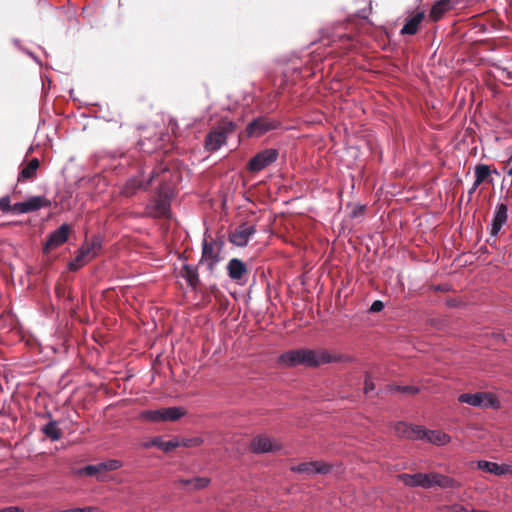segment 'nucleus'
Masks as SVG:
<instances>
[{
    "mask_svg": "<svg viewBox=\"0 0 512 512\" xmlns=\"http://www.w3.org/2000/svg\"><path fill=\"white\" fill-rule=\"evenodd\" d=\"M338 357L331 355L328 351L312 349H296L285 352L279 357V364L287 367L298 365L319 366L326 363L336 362Z\"/></svg>",
    "mask_w": 512,
    "mask_h": 512,
    "instance_id": "obj_1",
    "label": "nucleus"
},
{
    "mask_svg": "<svg viewBox=\"0 0 512 512\" xmlns=\"http://www.w3.org/2000/svg\"><path fill=\"white\" fill-rule=\"evenodd\" d=\"M399 479L407 486L422 487L425 489L431 488L433 486L447 488L452 487L454 484L453 479L439 473H405L399 475Z\"/></svg>",
    "mask_w": 512,
    "mask_h": 512,
    "instance_id": "obj_2",
    "label": "nucleus"
},
{
    "mask_svg": "<svg viewBox=\"0 0 512 512\" xmlns=\"http://www.w3.org/2000/svg\"><path fill=\"white\" fill-rule=\"evenodd\" d=\"M101 249V238L93 236L91 240L85 241L78 249L75 258L69 262L68 268L70 271H77L86 263L94 259Z\"/></svg>",
    "mask_w": 512,
    "mask_h": 512,
    "instance_id": "obj_3",
    "label": "nucleus"
},
{
    "mask_svg": "<svg viewBox=\"0 0 512 512\" xmlns=\"http://www.w3.org/2000/svg\"><path fill=\"white\" fill-rule=\"evenodd\" d=\"M173 192L170 188H161L157 197L152 199L145 208L148 216L160 218L168 215L170 211V198Z\"/></svg>",
    "mask_w": 512,
    "mask_h": 512,
    "instance_id": "obj_4",
    "label": "nucleus"
},
{
    "mask_svg": "<svg viewBox=\"0 0 512 512\" xmlns=\"http://www.w3.org/2000/svg\"><path fill=\"white\" fill-rule=\"evenodd\" d=\"M222 250V243L211 239L208 241L206 238L202 244V257L201 262L212 271L216 264L220 261V253Z\"/></svg>",
    "mask_w": 512,
    "mask_h": 512,
    "instance_id": "obj_5",
    "label": "nucleus"
},
{
    "mask_svg": "<svg viewBox=\"0 0 512 512\" xmlns=\"http://www.w3.org/2000/svg\"><path fill=\"white\" fill-rule=\"evenodd\" d=\"M234 129L233 122H226L212 130L206 137L205 147L208 151H217L227 139V135Z\"/></svg>",
    "mask_w": 512,
    "mask_h": 512,
    "instance_id": "obj_6",
    "label": "nucleus"
},
{
    "mask_svg": "<svg viewBox=\"0 0 512 512\" xmlns=\"http://www.w3.org/2000/svg\"><path fill=\"white\" fill-rule=\"evenodd\" d=\"M166 171L167 167L160 165L158 168L154 169L152 175L147 181H143V179L139 176L133 177L125 183L121 193L126 197H131L136 193L137 190L146 189L152 180L159 177L160 173H165Z\"/></svg>",
    "mask_w": 512,
    "mask_h": 512,
    "instance_id": "obj_7",
    "label": "nucleus"
},
{
    "mask_svg": "<svg viewBox=\"0 0 512 512\" xmlns=\"http://www.w3.org/2000/svg\"><path fill=\"white\" fill-rule=\"evenodd\" d=\"M278 157V151L275 149H265L259 153H257L250 161H249V169L253 172H258L270 164L275 162Z\"/></svg>",
    "mask_w": 512,
    "mask_h": 512,
    "instance_id": "obj_8",
    "label": "nucleus"
},
{
    "mask_svg": "<svg viewBox=\"0 0 512 512\" xmlns=\"http://www.w3.org/2000/svg\"><path fill=\"white\" fill-rule=\"evenodd\" d=\"M227 273L230 279L239 285H245L248 282L247 266L238 258H232L229 260L227 264Z\"/></svg>",
    "mask_w": 512,
    "mask_h": 512,
    "instance_id": "obj_9",
    "label": "nucleus"
},
{
    "mask_svg": "<svg viewBox=\"0 0 512 512\" xmlns=\"http://www.w3.org/2000/svg\"><path fill=\"white\" fill-rule=\"evenodd\" d=\"M71 227L64 223L60 225L55 231L51 232L45 242L44 251L48 252L57 248L67 242Z\"/></svg>",
    "mask_w": 512,
    "mask_h": 512,
    "instance_id": "obj_10",
    "label": "nucleus"
},
{
    "mask_svg": "<svg viewBox=\"0 0 512 512\" xmlns=\"http://www.w3.org/2000/svg\"><path fill=\"white\" fill-rule=\"evenodd\" d=\"M256 233V228L254 225H250L247 223L241 224L238 226L230 235L229 241L238 246L244 247L249 242L250 238Z\"/></svg>",
    "mask_w": 512,
    "mask_h": 512,
    "instance_id": "obj_11",
    "label": "nucleus"
},
{
    "mask_svg": "<svg viewBox=\"0 0 512 512\" xmlns=\"http://www.w3.org/2000/svg\"><path fill=\"white\" fill-rule=\"evenodd\" d=\"M331 465L323 461L303 462L293 466L291 470L302 474H327L331 471Z\"/></svg>",
    "mask_w": 512,
    "mask_h": 512,
    "instance_id": "obj_12",
    "label": "nucleus"
},
{
    "mask_svg": "<svg viewBox=\"0 0 512 512\" xmlns=\"http://www.w3.org/2000/svg\"><path fill=\"white\" fill-rule=\"evenodd\" d=\"M508 219V206L505 203H498L495 207L494 216L490 225V237L496 238L503 225Z\"/></svg>",
    "mask_w": 512,
    "mask_h": 512,
    "instance_id": "obj_13",
    "label": "nucleus"
},
{
    "mask_svg": "<svg viewBox=\"0 0 512 512\" xmlns=\"http://www.w3.org/2000/svg\"><path fill=\"white\" fill-rule=\"evenodd\" d=\"M251 450L255 453H268L280 449V445L272 438L266 435H257L250 443Z\"/></svg>",
    "mask_w": 512,
    "mask_h": 512,
    "instance_id": "obj_14",
    "label": "nucleus"
},
{
    "mask_svg": "<svg viewBox=\"0 0 512 512\" xmlns=\"http://www.w3.org/2000/svg\"><path fill=\"white\" fill-rule=\"evenodd\" d=\"M462 0H438L432 6L429 18L433 22H437L446 14V12L454 9Z\"/></svg>",
    "mask_w": 512,
    "mask_h": 512,
    "instance_id": "obj_15",
    "label": "nucleus"
},
{
    "mask_svg": "<svg viewBox=\"0 0 512 512\" xmlns=\"http://www.w3.org/2000/svg\"><path fill=\"white\" fill-rule=\"evenodd\" d=\"M420 440H426L427 442L437 445L444 446L451 441V437L439 430H428L421 427Z\"/></svg>",
    "mask_w": 512,
    "mask_h": 512,
    "instance_id": "obj_16",
    "label": "nucleus"
},
{
    "mask_svg": "<svg viewBox=\"0 0 512 512\" xmlns=\"http://www.w3.org/2000/svg\"><path fill=\"white\" fill-rule=\"evenodd\" d=\"M274 128H276V125L271 121L265 118H257L248 124L247 134L249 136H260Z\"/></svg>",
    "mask_w": 512,
    "mask_h": 512,
    "instance_id": "obj_17",
    "label": "nucleus"
},
{
    "mask_svg": "<svg viewBox=\"0 0 512 512\" xmlns=\"http://www.w3.org/2000/svg\"><path fill=\"white\" fill-rule=\"evenodd\" d=\"M394 430L399 437H404L412 440H420L421 426H413L405 422H398L395 425Z\"/></svg>",
    "mask_w": 512,
    "mask_h": 512,
    "instance_id": "obj_18",
    "label": "nucleus"
},
{
    "mask_svg": "<svg viewBox=\"0 0 512 512\" xmlns=\"http://www.w3.org/2000/svg\"><path fill=\"white\" fill-rule=\"evenodd\" d=\"M478 468L485 472H488V473H491V474H494L497 476L504 475L507 473H512L511 466L499 465L495 462H490V461H486V460L478 461Z\"/></svg>",
    "mask_w": 512,
    "mask_h": 512,
    "instance_id": "obj_19",
    "label": "nucleus"
},
{
    "mask_svg": "<svg viewBox=\"0 0 512 512\" xmlns=\"http://www.w3.org/2000/svg\"><path fill=\"white\" fill-rule=\"evenodd\" d=\"M424 12H417L409 18L401 29V34L414 35L419 27V24L424 19Z\"/></svg>",
    "mask_w": 512,
    "mask_h": 512,
    "instance_id": "obj_20",
    "label": "nucleus"
},
{
    "mask_svg": "<svg viewBox=\"0 0 512 512\" xmlns=\"http://www.w3.org/2000/svg\"><path fill=\"white\" fill-rule=\"evenodd\" d=\"M40 162L37 158H33L19 173L18 181L24 182L26 180L32 179L39 168Z\"/></svg>",
    "mask_w": 512,
    "mask_h": 512,
    "instance_id": "obj_21",
    "label": "nucleus"
},
{
    "mask_svg": "<svg viewBox=\"0 0 512 512\" xmlns=\"http://www.w3.org/2000/svg\"><path fill=\"white\" fill-rule=\"evenodd\" d=\"M181 276L186 279L189 286L196 288L199 277L195 266L185 264L181 270Z\"/></svg>",
    "mask_w": 512,
    "mask_h": 512,
    "instance_id": "obj_22",
    "label": "nucleus"
},
{
    "mask_svg": "<svg viewBox=\"0 0 512 512\" xmlns=\"http://www.w3.org/2000/svg\"><path fill=\"white\" fill-rule=\"evenodd\" d=\"M26 206L29 213L50 206V201L44 196H33L26 200Z\"/></svg>",
    "mask_w": 512,
    "mask_h": 512,
    "instance_id": "obj_23",
    "label": "nucleus"
},
{
    "mask_svg": "<svg viewBox=\"0 0 512 512\" xmlns=\"http://www.w3.org/2000/svg\"><path fill=\"white\" fill-rule=\"evenodd\" d=\"M475 173V186H480L491 175L490 167L486 164H478L474 170Z\"/></svg>",
    "mask_w": 512,
    "mask_h": 512,
    "instance_id": "obj_24",
    "label": "nucleus"
},
{
    "mask_svg": "<svg viewBox=\"0 0 512 512\" xmlns=\"http://www.w3.org/2000/svg\"><path fill=\"white\" fill-rule=\"evenodd\" d=\"M458 401L461 403L468 404L473 407L482 408L481 392H477L474 394L463 393V394L459 395Z\"/></svg>",
    "mask_w": 512,
    "mask_h": 512,
    "instance_id": "obj_25",
    "label": "nucleus"
},
{
    "mask_svg": "<svg viewBox=\"0 0 512 512\" xmlns=\"http://www.w3.org/2000/svg\"><path fill=\"white\" fill-rule=\"evenodd\" d=\"M42 432L52 441H58L61 438V431L57 426L56 421H49L43 428Z\"/></svg>",
    "mask_w": 512,
    "mask_h": 512,
    "instance_id": "obj_26",
    "label": "nucleus"
},
{
    "mask_svg": "<svg viewBox=\"0 0 512 512\" xmlns=\"http://www.w3.org/2000/svg\"><path fill=\"white\" fill-rule=\"evenodd\" d=\"M482 408H500V401L493 393L481 392Z\"/></svg>",
    "mask_w": 512,
    "mask_h": 512,
    "instance_id": "obj_27",
    "label": "nucleus"
},
{
    "mask_svg": "<svg viewBox=\"0 0 512 512\" xmlns=\"http://www.w3.org/2000/svg\"><path fill=\"white\" fill-rule=\"evenodd\" d=\"M184 415V410L179 407L163 408V421H175Z\"/></svg>",
    "mask_w": 512,
    "mask_h": 512,
    "instance_id": "obj_28",
    "label": "nucleus"
},
{
    "mask_svg": "<svg viewBox=\"0 0 512 512\" xmlns=\"http://www.w3.org/2000/svg\"><path fill=\"white\" fill-rule=\"evenodd\" d=\"M153 444L163 450L164 452H170L180 446V441L173 439L169 441H163L161 439H155Z\"/></svg>",
    "mask_w": 512,
    "mask_h": 512,
    "instance_id": "obj_29",
    "label": "nucleus"
},
{
    "mask_svg": "<svg viewBox=\"0 0 512 512\" xmlns=\"http://www.w3.org/2000/svg\"><path fill=\"white\" fill-rule=\"evenodd\" d=\"M141 416L148 421L160 422L163 421V409L147 410L142 412Z\"/></svg>",
    "mask_w": 512,
    "mask_h": 512,
    "instance_id": "obj_30",
    "label": "nucleus"
},
{
    "mask_svg": "<svg viewBox=\"0 0 512 512\" xmlns=\"http://www.w3.org/2000/svg\"><path fill=\"white\" fill-rule=\"evenodd\" d=\"M388 390L391 391V392H401V393H404V394H416L419 389L415 386H409V385H406V386H389L388 387Z\"/></svg>",
    "mask_w": 512,
    "mask_h": 512,
    "instance_id": "obj_31",
    "label": "nucleus"
},
{
    "mask_svg": "<svg viewBox=\"0 0 512 512\" xmlns=\"http://www.w3.org/2000/svg\"><path fill=\"white\" fill-rule=\"evenodd\" d=\"M121 466L122 463L115 459L99 463V467L102 468L103 471H114L119 469Z\"/></svg>",
    "mask_w": 512,
    "mask_h": 512,
    "instance_id": "obj_32",
    "label": "nucleus"
},
{
    "mask_svg": "<svg viewBox=\"0 0 512 512\" xmlns=\"http://www.w3.org/2000/svg\"><path fill=\"white\" fill-rule=\"evenodd\" d=\"M102 468L99 467V463L95 465H87L79 470V474H85L87 476H94L97 473L102 472Z\"/></svg>",
    "mask_w": 512,
    "mask_h": 512,
    "instance_id": "obj_33",
    "label": "nucleus"
},
{
    "mask_svg": "<svg viewBox=\"0 0 512 512\" xmlns=\"http://www.w3.org/2000/svg\"><path fill=\"white\" fill-rule=\"evenodd\" d=\"M209 480L207 478H195L192 480L185 481V484L192 485L194 488L200 489L208 485Z\"/></svg>",
    "mask_w": 512,
    "mask_h": 512,
    "instance_id": "obj_34",
    "label": "nucleus"
},
{
    "mask_svg": "<svg viewBox=\"0 0 512 512\" xmlns=\"http://www.w3.org/2000/svg\"><path fill=\"white\" fill-rule=\"evenodd\" d=\"M11 211H13L16 214H25L28 213L26 201L23 202H17L13 205H11Z\"/></svg>",
    "mask_w": 512,
    "mask_h": 512,
    "instance_id": "obj_35",
    "label": "nucleus"
},
{
    "mask_svg": "<svg viewBox=\"0 0 512 512\" xmlns=\"http://www.w3.org/2000/svg\"><path fill=\"white\" fill-rule=\"evenodd\" d=\"M0 209L3 213L11 211V199L9 196L0 198Z\"/></svg>",
    "mask_w": 512,
    "mask_h": 512,
    "instance_id": "obj_36",
    "label": "nucleus"
},
{
    "mask_svg": "<svg viewBox=\"0 0 512 512\" xmlns=\"http://www.w3.org/2000/svg\"><path fill=\"white\" fill-rule=\"evenodd\" d=\"M375 388L372 378L369 375H366L364 381V392L367 394L370 391H373Z\"/></svg>",
    "mask_w": 512,
    "mask_h": 512,
    "instance_id": "obj_37",
    "label": "nucleus"
},
{
    "mask_svg": "<svg viewBox=\"0 0 512 512\" xmlns=\"http://www.w3.org/2000/svg\"><path fill=\"white\" fill-rule=\"evenodd\" d=\"M69 512H101L98 507L88 506L84 508H72L68 509Z\"/></svg>",
    "mask_w": 512,
    "mask_h": 512,
    "instance_id": "obj_38",
    "label": "nucleus"
},
{
    "mask_svg": "<svg viewBox=\"0 0 512 512\" xmlns=\"http://www.w3.org/2000/svg\"><path fill=\"white\" fill-rule=\"evenodd\" d=\"M384 309V303L380 300H375L371 306H370V311L373 312V313H377V312H380Z\"/></svg>",
    "mask_w": 512,
    "mask_h": 512,
    "instance_id": "obj_39",
    "label": "nucleus"
},
{
    "mask_svg": "<svg viewBox=\"0 0 512 512\" xmlns=\"http://www.w3.org/2000/svg\"><path fill=\"white\" fill-rule=\"evenodd\" d=\"M198 443H199L198 439H183L180 442V445H182L184 447H191V446L196 445Z\"/></svg>",
    "mask_w": 512,
    "mask_h": 512,
    "instance_id": "obj_40",
    "label": "nucleus"
},
{
    "mask_svg": "<svg viewBox=\"0 0 512 512\" xmlns=\"http://www.w3.org/2000/svg\"><path fill=\"white\" fill-rule=\"evenodd\" d=\"M0 512H23V510L16 506H9L1 509Z\"/></svg>",
    "mask_w": 512,
    "mask_h": 512,
    "instance_id": "obj_41",
    "label": "nucleus"
},
{
    "mask_svg": "<svg viewBox=\"0 0 512 512\" xmlns=\"http://www.w3.org/2000/svg\"><path fill=\"white\" fill-rule=\"evenodd\" d=\"M479 186H475V182L473 183L472 187L469 189L468 193L469 195L471 196L475 191L476 189L478 188Z\"/></svg>",
    "mask_w": 512,
    "mask_h": 512,
    "instance_id": "obj_42",
    "label": "nucleus"
},
{
    "mask_svg": "<svg viewBox=\"0 0 512 512\" xmlns=\"http://www.w3.org/2000/svg\"><path fill=\"white\" fill-rule=\"evenodd\" d=\"M288 73H289V70H287V71H285V72L283 73L284 81H285L286 83H288V82L290 81V80H289V75H288Z\"/></svg>",
    "mask_w": 512,
    "mask_h": 512,
    "instance_id": "obj_43",
    "label": "nucleus"
},
{
    "mask_svg": "<svg viewBox=\"0 0 512 512\" xmlns=\"http://www.w3.org/2000/svg\"><path fill=\"white\" fill-rule=\"evenodd\" d=\"M501 72H502V73H506V74H507V76L509 77V79H510V80H512V75H511V73L507 72V71H506V69H502V70H501Z\"/></svg>",
    "mask_w": 512,
    "mask_h": 512,
    "instance_id": "obj_44",
    "label": "nucleus"
},
{
    "mask_svg": "<svg viewBox=\"0 0 512 512\" xmlns=\"http://www.w3.org/2000/svg\"><path fill=\"white\" fill-rule=\"evenodd\" d=\"M293 74H300V70L298 68H292Z\"/></svg>",
    "mask_w": 512,
    "mask_h": 512,
    "instance_id": "obj_45",
    "label": "nucleus"
},
{
    "mask_svg": "<svg viewBox=\"0 0 512 512\" xmlns=\"http://www.w3.org/2000/svg\"><path fill=\"white\" fill-rule=\"evenodd\" d=\"M511 174H512V169L509 171V175H511Z\"/></svg>",
    "mask_w": 512,
    "mask_h": 512,
    "instance_id": "obj_46",
    "label": "nucleus"
}]
</instances>
